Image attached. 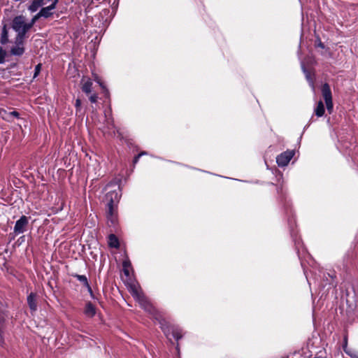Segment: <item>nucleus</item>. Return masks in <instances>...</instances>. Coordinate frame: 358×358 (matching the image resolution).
<instances>
[{"mask_svg":"<svg viewBox=\"0 0 358 358\" xmlns=\"http://www.w3.org/2000/svg\"><path fill=\"white\" fill-rule=\"evenodd\" d=\"M289 225H290V228H291V232H290L291 233V236L293 237L294 241L295 242V244L297 245L299 244L300 241H299V240H298L296 238V233L294 232L292 224L289 223Z\"/></svg>","mask_w":358,"mask_h":358,"instance_id":"23","label":"nucleus"},{"mask_svg":"<svg viewBox=\"0 0 358 358\" xmlns=\"http://www.w3.org/2000/svg\"><path fill=\"white\" fill-rule=\"evenodd\" d=\"M97 83L99 84V85H100L103 89H104V88H105V87L103 86V83H101L99 80H97Z\"/></svg>","mask_w":358,"mask_h":358,"instance_id":"34","label":"nucleus"},{"mask_svg":"<svg viewBox=\"0 0 358 358\" xmlns=\"http://www.w3.org/2000/svg\"><path fill=\"white\" fill-rule=\"evenodd\" d=\"M89 99L90 101L92 102V103H96L97 101V99H98V95L96 93H94V94H92L90 96H89Z\"/></svg>","mask_w":358,"mask_h":358,"instance_id":"27","label":"nucleus"},{"mask_svg":"<svg viewBox=\"0 0 358 358\" xmlns=\"http://www.w3.org/2000/svg\"><path fill=\"white\" fill-rule=\"evenodd\" d=\"M321 93L324 100L326 107L329 114H331L334 108V103L332 100V93L330 86L328 83L322 85L321 88Z\"/></svg>","mask_w":358,"mask_h":358,"instance_id":"4","label":"nucleus"},{"mask_svg":"<svg viewBox=\"0 0 358 358\" xmlns=\"http://www.w3.org/2000/svg\"><path fill=\"white\" fill-rule=\"evenodd\" d=\"M34 1L39 6V7H41L47 3V1L45 0H34Z\"/></svg>","mask_w":358,"mask_h":358,"instance_id":"29","label":"nucleus"},{"mask_svg":"<svg viewBox=\"0 0 358 358\" xmlns=\"http://www.w3.org/2000/svg\"><path fill=\"white\" fill-rule=\"evenodd\" d=\"M46 1H50L51 3L50 6H53L54 8H56L57 4L59 2V0H46Z\"/></svg>","mask_w":358,"mask_h":358,"instance_id":"30","label":"nucleus"},{"mask_svg":"<svg viewBox=\"0 0 358 358\" xmlns=\"http://www.w3.org/2000/svg\"><path fill=\"white\" fill-rule=\"evenodd\" d=\"M3 321L1 319H0V343H2L3 341V325H2Z\"/></svg>","mask_w":358,"mask_h":358,"instance_id":"28","label":"nucleus"},{"mask_svg":"<svg viewBox=\"0 0 358 358\" xmlns=\"http://www.w3.org/2000/svg\"><path fill=\"white\" fill-rule=\"evenodd\" d=\"M41 17L38 16V13L31 19V20L29 22H27V25L29 26V29L34 26L36 21L40 18Z\"/></svg>","mask_w":358,"mask_h":358,"instance_id":"24","label":"nucleus"},{"mask_svg":"<svg viewBox=\"0 0 358 358\" xmlns=\"http://www.w3.org/2000/svg\"><path fill=\"white\" fill-rule=\"evenodd\" d=\"M75 107L76 115L79 117H83L85 115V111L82 109L81 100L80 99L76 100Z\"/></svg>","mask_w":358,"mask_h":358,"instance_id":"15","label":"nucleus"},{"mask_svg":"<svg viewBox=\"0 0 358 358\" xmlns=\"http://www.w3.org/2000/svg\"><path fill=\"white\" fill-rule=\"evenodd\" d=\"M113 120L112 119H110V118L107 119L108 124H110L111 125H113Z\"/></svg>","mask_w":358,"mask_h":358,"instance_id":"32","label":"nucleus"},{"mask_svg":"<svg viewBox=\"0 0 358 358\" xmlns=\"http://www.w3.org/2000/svg\"><path fill=\"white\" fill-rule=\"evenodd\" d=\"M357 358H358V357H357Z\"/></svg>","mask_w":358,"mask_h":358,"instance_id":"37","label":"nucleus"},{"mask_svg":"<svg viewBox=\"0 0 358 358\" xmlns=\"http://www.w3.org/2000/svg\"><path fill=\"white\" fill-rule=\"evenodd\" d=\"M294 155V152L287 150L279 155L276 157V162L279 166L283 167L287 166Z\"/></svg>","mask_w":358,"mask_h":358,"instance_id":"6","label":"nucleus"},{"mask_svg":"<svg viewBox=\"0 0 358 358\" xmlns=\"http://www.w3.org/2000/svg\"><path fill=\"white\" fill-rule=\"evenodd\" d=\"M108 244L112 248H117L119 247V241L115 234L109 235Z\"/></svg>","mask_w":358,"mask_h":358,"instance_id":"16","label":"nucleus"},{"mask_svg":"<svg viewBox=\"0 0 358 358\" xmlns=\"http://www.w3.org/2000/svg\"><path fill=\"white\" fill-rule=\"evenodd\" d=\"M141 156H142V154H138V155H137L134 157V160H133V163H134V164H137V163H138V160H139V158H140Z\"/></svg>","mask_w":358,"mask_h":358,"instance_id":"31","label":"nucleus"},{"mask_svg":"<svg viewBox=\"0 0 358 358\" xmlns=\"http://www.w3.org/2000/svg\"><path fill=\"white\" fill-rule=\"evenodd\" d=\"M12 29L17 33L15 38L20 43L24 40L27 32L29 30L25 17L23 15H17L13 18L10 23Z\"/></svg>","mask_w":358,"mask_h":358,"instance_id":"2","label":"nucleus"},{"mask_svg":"<svg viewBox=\"0 0 358 358\" xmlns=\"http://www.w3.org/2000/svg\"><path fill=\"white\" fill-rule=\"evenodd\" d=\"M140 154H142V156H143V155H146V154H147V152H141Z\"/></svg>","mask_w":358,"mask_h":358,"instance_id":"36","label":"nucleus"},{"mask_svg":"<svg viewBox=\"0 0 358 358\" xmlns=\"http://www.w3.org/2000/svg\"><path fill=\"white\" fill-rule=\"evenodd\" d=\"M325 113V108L322 101L320 100L314 110V113L318 117H322Z\"/></svg>","mask_w":358,"mask_h":358,"instance_id":"14","label":"nucleus"},{"mask_svg":"<svg viewBox=\"0 0 358 358\" xmlns=\"http://www.w3.org/2000/svg\"><path fill=\"white\" fill-rule=\"evenodd\" d=\"M27 300L31 313H35L37 310L36 294L34 292L30 293Z\"/></svg>","mask_w":358,"mask_h":358,"instance_id":"10","label":"nucleus"},{"mask_svg":"<svg viewBox=\"0 0 358 358\" xmlns=\"http://www.w3.org/2000/svg\"><path fill=\"white\" fill-rule=\"evenodd\" d=\"M7 55V52L6 50L3 48H0V64H3L5 62V58Z\"/></svg>","mask_w":358,"mask_h":358,"instance_id":"21","label":"nucleus"},{"mask_svg":"<svg viewBox=\"0 0 358 358\" xmlns=\"http://www.w3.org/2000/svg\"><path fill=\"white\" fill-rule=\"evenodd\" d=\"M20 117V113L15 110L10 112V122L13 121V118H19Z\"/></svg>","mask_w":358,"mask_h":358,"instance_id":"26","label":"nucleus"},{"mask_svg":"<svg viewBox=\"0 0 358 358\" xmlns=\"http://www.w3.org/2000/svg\"><path fill=\"white\" fill-rule=\"evenodd\" d=\"M28 224L29 218L25 215H22L15 222L13 229L14 234L15 235H19L26 231Z\"/></svg>","mask_w":358,"mask_h":358,"instance_id":"5","label":"nucleus"},{"mask_svg":"<svg viewBox=\"0 0 358 358\" xmlns=\"http://www.w3.org/2000/svg\"><path fill=\"white\" fill-rule=\"evenodd\" d=\"M41 70V64H38L35 66L34 73L33 78H36L40 73Z\"/></svg>","mask_w":358,"mask_h":358,"instance_id":"25","label":"nucleus"},{"mask_svg":"<svg viewBox=\"0 0 358 358\" xmlns=\"http://www.w3.org/2000/svg\"><path fill=\"white\" fill-rule=\"evenodd\" d=\"M39 6L36 3V2H35V1L34 0L31 5L29 6V10L34 13V12H36L38 8H39Z\"/></svg>","mask_w":358,"mask_h":358,"instance_id":"22","label":"nucleus"},{"mask_svg":"<svg viewBox=\"0 0 358 358\" xmlns=\"http://www.w3.org/2000/svg\"><path fill=\"white\" fill-rule=\"evenodd\" d=\"M131 294L136 301H138L141 307L159 322L162 331L166 334L167 332V327L164 324L165 320L162 318L161 314L155 309L148 298L144 295L142 291L134 286L131 287Z\"/></svg>","mask_w":358,"mask_h":358,"instance_id":"1","label":"nucleus"},{"mask_svg":"<svg viewBox=\"0 0 358 358\" xmlns=\"http://www.w3.org/2000/svg\"><path fill=\"white\" fill-rule=\"evenodd\" d=\"M84 314L88 317H93L96 315V308L92 302L88 301L86 303Z\"/></svg>","mask_w":358,"mask_h":358,"instance_id":"12","label":"nucleus"},{"mask_svg":"<svg viewBox=\"0 0 358 358\" xmlns=\"http://www.w3.org/2000/svg\"><path fill=\"white\" fill-rule=\"evenodd\" d=\"M123 272L126 276L129 275V268H131V264L129 259H124L122 262Z\"/></svg>","mask_w":358,"mask_h":358,"instance_id":"17","label":"nucleus"},{"mask_svg":"<svg viewBox=\"0 0 358 358\" xmlns=\"http://www.w3.org/2000/svg\"><path fill=\"white\" fill-rule=\"evenodd\" d=\"M302 68H303L304 73L306 74V78L310 83V85L312 87L313 90H315L314 82L311 77L310 73L307 70L305 69V67L303 65H302Z\"/></svg>","mask_w":358,"mask_h":358,"instance_id":"18","label":"nucleus"},{"mask_svg":"<svg viewBox=\"0 0 358 358\" xmlns=\"http://www.w3.org/2000/svg\"><path fill=\"white\" fill-rule=\"evenodd\" d=\"M172 335L176 340H179L182 337V331L178 328L172 329Z\"/></svg>","mask_w":358,"mask_h":358,"instance_id":"20","label":"nucleus"},{"mask_svg":"<svg viewBox=\"0 0 358 358\" xmlns=\"http://www.w3.org/2000/svg\"><path fill=\"white\" fill-rule=\"evenodd\" d=\"M318 46H319V47H320V48H324V44H323L321 41H320V43H319V44H318Z\"/></svg>","mask_w":358,"mask_h":358,"instance_id":"33","label":"nucleus"},{"mask_svg":"<svg viewBox=\"0 0 358 358\" xmlns=\"http://www.w3.org/2000/svg\"><path fill=\"white\" fill-rule=\"evenodd\" d=\"M81 90L86 94H90L92 92L93 83L90 78H83L81 81Z\"/></svg>","mask_w":358,"mask_h":358,"instance_id":"9","label":"nucleus"},{"mask_svg":"<svg viewBox=\"0 0 358 358\" xmlns=\"http://www.w3.org/2000/svg\"><path fill=\"white\" fill-rule=\"evenodd\" d=\"M73 276L76 278L78 280H79L87 288L91 296H93V291L92 289L91 286L89 284L87 277L84 275L78 274L73 275Z\"/></svg>","mask_w":358,"mask_h":358,"instance_id":"11","label":"nucleus"},{"mask_svg":"<svg viewBox=\"0 0 358 358\" xmlns=\"http://www.w3.org/2000/svg\"><path fill=\"white\" fill-rule=\"evenodd\" d=\"M15 45L10 49V54L15 56H21L24 52V48L23 46L24 41L18 43L17 38L15 41Z\"/></svg>","mask_w":358,"mask_h":358,"instance_id":"8","label":"nucleus"},{"mask_svg":"<svg viewBox=\"0 0 358 358\" xmlns=\"http://www.w3.org/2000/svg\"><path fill=\"white\" fill-rule=\"evenodd\" d=\"M110 186H112V182L108 183V184L106 185V187H110Z\"/></svg>","mask_w":358,"mask_h":358,"instance_id":"35","label":"nucleus"},{"mask_svg":"<svg viewBox=\"0 0 358 358\" xmlns=\"http://www.w3.org/2000/svg\"><path fill=\"white\" fill-rule=\"evenodd\" d=\"M55 9L53 6H48L42 8L38 12V16L41 17L48 18L53 15L52 10Z\"/></svg>","mask_w":358,"mask_h":358,"instance_id":"13","label":"nucleus"},{"mask_svg":"<svg viewBox=\"0 0 358 358\" xmlns=\"http://www.w3.org/2000/svg\"><path fill=\"white\" fill-rule=\"evenodd\" d=\"M0 116L4 120L7 122H10V112H8L6 110L3 108H0Z\"/></svg>","mask_w":358,"mask_h":358,"instance_id":"19","label":"nucleus"},{"mask_svg":"<svg viewBox=\"0 0 358 358\" xmlns=\"http://www.w3.org/2000/svg\"><path fill=\"white\" fill-rule=\"evenodd\" d=\"M120 187H117V189L108 192L106 195V199L108 201V216L110 217L112 222H113V217H115L114 213V205L117 203L120 199Z\"/></svg>","mask_w":358,"mask_h":358,"instance_id":"3","label":"nucleus"},{"mask_svg":"<svg viewBox=\"0 0 358 358\" xmlns=\"http://www.w3.org/2000/svg\"><path fill=\"white\" fill-rule=\"evenodd\" d=\"M2 29L0 38V43L3 45L6 44L8 42V31L11 27L10 22L8 20H2L1 22Z\"/></svg>","mask_w":358,"mask_h":358,"instance_id":"7","label":"nucleus"}]
</instances>
